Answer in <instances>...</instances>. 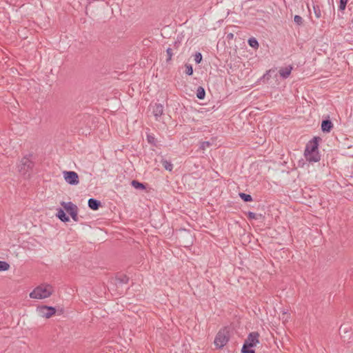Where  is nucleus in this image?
<instances>
[{
	"mask_svg": "<svg viewBox=\"0 0 353 353\" xmlns=\"http://www.w3.org/2000/svg\"><path fill=\"white\" fill-rule=\"evenodd\" d=\"M211 145V143L209 141H203L201 143L200 148L203 150H205L206 148H209Z\"/></svg>",
	"mask_w": 353,
	"mask_h": 353,
	"instance_id": "25",
	"label": "nucleus"
},
{
	"mask_svg": "<svg viewBox=\"0 0 353 353\" xmlns=\"http://www.w3.org/2000/svg\"><path fill=\"white\" fill-rule=\"evenodd\" d=\"M248 216L250 219H258V215L252 212H249L248 213Z\"/></svg>",
	"mask_w": 353,
	"mask_h": 353,
	"instance_id": "27",
	"label": "nucleus"
},
{
	"mask_svg": "<svg viewBox=\"0 0 353 353\" xmlns=\"http://www.w3.org/2000/svg\"><path fill=\"white\" fill-rule=\"evenodd\" d=\"M348 0H340L339 8L340 10H344L345 9Z\"/></svg>",
	"mask_w": 353,
	"mask_h": 353,
	"instance_id": "23",
	"label": "nucleus"
},
{
	"mask_svg": "<svg viewBox=\"0 0 353 353\" xmlns=\"http://www.w3.org/2000/svg\"><path fill=\"white\" fill-rule=\"evenodd\" d=\"M57 216L63 222H68L69 221L68 216H66L64 211L61 209H59L57 212Z\"/></svg>",
	"mask_w": 353,
	"mask_h": 353,
	"instance_id": "13",
	"label": "nucleus"
},
{
	"mask_svg": "<svg viewBox=\"0 0 353 353\" xmlns=\"http://www.w3.org/2000/svg\"><path fill=\"white\" fill-rule=\"evenodd\" d=\"M279 74H280V76L283 77V78L287 77V71L286 70H281L279 71Z\"/></svg>",
	"mask_w": 353,
	"mask_h": 353,
	"instance_id": "31",
	"label": "nucleus"
},
{
	"mask_svg": "<svg viewBox=\"0 0 353 353\" xmlns=\"http://www.w3.org/2000/svg\"><path fill=\"white\" fill-rule=\"evenodd\" d=\"M162 165L165 170H169V171H171L173 168L172 164L166 160L162 161Z\"/></svg>",
	"mask_w": 353,
	"mask_h": 353,
	"instance_id": "17",
	"label": "nucleus"
},
{
	"mask_svg": "<svg viewBox=\"0 0 353 353\" xmlns=\"http://www.w3.org/2000/svg\"><path fill=\"white\" fill-rule=\"evenodd\" d=\"M248 43L251 47L254 48H258L259 47V43L255 38H250L248 40Z\"/></svg>",
	"mask_w": 353,
	"mask_h": 353,
	"instance_id": "19",
	"label": "nucleus"
},
{
	"mask_svg": "<svg viewBox=\"0 0 353 353\" xmlns=\"http://www.w3.org/2000/svg\"><path fill=\"white\" fill-rule=\"evenodd\" d=\"M37 312L39 316L49 319L56 313V309L53 307L42 305L37 307Z\"/></svg>",
	"mask_w": 353,
	"mask_h": 353,
	"instance_id": "4",
	"label": "nucleus"
},
{
	"mask_svg": "<svg viewBox=\"0 0 353 353\" xmlns=\"http://www.w3.org/2000/svg\"><path fill=\"white\" fill-rule=\"evenodd\" d=\"M117 280L121 283H127L129 279L126 275L121 274L117 277Z\"/></svg>",
	"mask_w": 353,
	"mask_h": 353,
	"instance_id": "18",
	"label": "nucleus"
},
{
	"mask_svg": "<svg viewBox=\"0 0 353 353\" xmlns=\"http://www.w3.org/2000/svg\"><path fill=\"white\" fill-rule=\"evenodd\" d=\"M32 167V162L30 161V159L27 157H23L21 160V163L19 166V170L22 174L25 175L28 172V170L31 169Z\"/></svg>",
	"mask_w": 353,
	"mask_h": 353,
	"instance_id": "7",
	"label": "nucleus"
},
{
	"mask_svg": "<svg viewBox=\"0 0 353 353\" xmlns=\"http://www.w3.org/2000/svg\"><path fill=\"white\" fill-rule=\"evenodd\" d=\"M10 268V265L6 261H0V271H6Z\"/></svg>",
	"mask_w": 353,
	"mask_h": 353,
	"instance_id": "20",
	"label": "nucleus"
},
{
	"mask_svg": "<svg viewBox=\"0 0 353 353\" xmlns=\"http://www.w3.org/2000/svg\"><path fill=\"white\" fill-rule=\"evenodd\" d=\"M53 288L48 284H41L36 287L29 294L31 299H44L50 297L53 293Z\"/></svg>",
	"mask_w": 353,
	"mask_h": 353,
	"instance_id": "2",
	"label": "nucleus"
},
{
	"mask_svg": "<svg viewBox=\"0 0 353 353\" xmlns=\"http://www.w3.org/2000/svg\"><path fill=\"white\" fill-rule=\"evenodd\" d=\"M163 108L161 104H155L153 107V113L156 118L160 117L163 114Z\"/></svg>",
	"mask_w": 353,
	"mask_h": 353,
	"instance_id": "11",
	"label": "nucleus"
},
{
	"mask_svg": "<svg viewBox=\"0 0 353 353\" xmlns=\"http://www.w3.org/2000/svg\"><path fill=\"white\" fill-rule=\"evenodd\" d=\"M205 95V90L203 89V88H202L201 86L199 87L197 89V91H196V97L199 99H204Z\"/></svg>",
	"mask_w": 353,
	"mask_h": 353,
	"instance_id": "16",
	"label": "nucleus"
},
{
	"mask_svg": "<svg viewBox=\"0 0 353 353\" xmlns=\"http://www.w3.org/2000/svg\"><path fill=\"white\" fill-rule=\"evenodd\" d=\"M101 205V203L99 201L96 200L94 199H90L88 200V206L92 210H97Z\"/></svg>",
	"mask_w": 353,
	"mask_h": 353,
	"instance_id": "12",
	"label": "nucleus"
},
{
	"mask_svg": "<svg viewBox=\"0 0 353 353\" xmlns=\"http://www.w3.org/2000/svg\"><path fill=\"white\" fill-rule=\"evenodd\" d=\"M61 205L70 214L74 221H78V208L76 205L72 202H61Z\"/></svg>",
	"mask_w": 353,
	"mask_h": 353,
	"instance_id": "5",
	"label": "nucleus"
},
{
	"mask_svg": "<svg viewBox=\"0 0 353 353\" xmlns=\"http://www.w3.org/2000/svg\"><path fill=\"white\" fill-rule=\"evenodd\" d=\"M147 139H148V141L150 143L155 145V139H154V137H152V135L148 134L147 136Z\"/></svg>",
	"mask_w": 353,
	"mask_h": 353,
	"instance_id": "28",
	"label": "nucleus"
},
{
	"mask_svg": "<svg viewBox=\"0 0 353 353\" xmlns=\"http://www.w3.org/2000/svg\"><path fill=\"white\" fill-rule=\"evenodd\" d=\"M194 60L197 63H199L202 60V55L200 52H197L195 54Z\"/></svg>",
	"mask_w": 353,
	"mask_h": 353,
	"instance_id": "26",
	"label": "nucleus"
},
{
	"mask_svg": "<svg viewBox=\"0 0 353 353\" xmlns=\"http://www.w3.org/2000/svg\"><path fill=\"white\" fill-rule=\"evenodd\" d=\"M230 335L228 332H218L214 339V343L216 348L221 349L228 343Z\"/></svg>",
	"mask_w": 353,
	"mask_h": 353,
	"instance_id": "3",
	"label": "nucleus"
},
{
	"mask_svg": "<svg viewBox=\"0 0 353 353\" xmlns=\"http://www.w3.org/2000/svg\"><path fill=\"white\" fill-rule=\"evenodd\" d=\"M321 138L314 137L310 140L305 146L304 155L307 161L310 163H316L320 161L321 156L319 152V143Z\"/></svg>",
	"mask_w": 353,
	"mask_h": 353,
	"instance_id": "1",
	"label": "nucleus"
},
{
	"mask_svg": "<svg viewBox=\"0 0 353 353\" xmlns=\"http://www.w3.org/2000/svg\"><path fill=\"white\" fill-rule=\"evenodd\" d=\"M185 73L188 75H192L193 73V69L191 65L185 64Z\"/></svg>",
	"mask_w": 353,
	"mask_h": 353,
	"instance_id": "24",
	"label": "nucleus"
},
{
	"mask_svg": "<svg viewBox=\"0 0 353 353\" xmlns=\"http://www.w3.org/2000/svg\"><path fill=\"white\" fill-rule=\"evenodd\" d=\"M167 54H168V59L167 61H170L172 59V49L168 48L166 50Z\"/></svg>",
	"mask_w": 353,
	"mask_h": 353,
	"instance_id": "29",
	"label": "nucleus"
},
{
	"mask_svg": "<svg viewBox=\"0 0 353 353\" xmlns=\"http://www.w3.org/2000/svg\"><path fill=\"white\" fill-rule=\"evenodd\" d=\"M333 128V124L330 119L323 120L321 123V130L323 132L328 133Z\"/></svg>",
	"mask_w": 353,
	"mask_h": 353,
	"instance_id": "9",
	"label": "nucleus"
},
{
	"mask_svg": "<svg viewBox=\"0 0 353 353\" xmlns=\"http://www.w3.org/2000/svg\"><path fill=\"white\" fill-rule=\"evenodd\" d=\"M292 70V67L291 65H288V76L290 74Z\"/></svg>",
	"mask_w": 353,
	"mask_h": 353,
	"instance_id": "32",
	"label": "nucleus"
},
{
	"mask_svg": "<svg viewBox=\"0 0 353 353\" xmlns=\"http://www.w3.org/2000/svg\"><path fill=\"white\" fill-rule=\"evenodd\" d=\"M254 346L251 344H248L244 341L243 347L241 348V353H255V350L253 349Z\"/></svg>",
	"mask_w": 353,
	"mask_h": 353,
	"instance_id": "10",
	"label": "nucleus"
},
{
	"mask_svg": "<svg viewBox=\"0 0 353 353\" xmlns=\"http://www.w3.org/2000/svg\"><path fill=\"white\" fill-rule=\"evenodd\" d=\"M131 184L135 189H139V190H145V185L143 183L139 182L138 181L133 180V181H132Z\"/></svg>",
	"mask_w": 353,
	"mask_h": 353,
	"instance_id": "15",
	"label": "nucleus"
},
{
	"mask_svg": "<svg viewBox=\"0 0 353 353\" xmlns=\"http://www.w3.org/2000/svg\"><path fill=\"white\" fill-rule=\"evenodd\" d=\"M228 37L230 38V39H232L233 38V34L232 33H230L228 35Z\"/></svg>",
	"mask_w": 353,
	"mask_h": 353,
	"instance_id": "33",
	"label": "nucleus"
},
{
	"mask_svg": "<svg viewBox=\"0 0 353 353\" xmlns=\"http://www.w3.org/2000/svg\"><path fill=\"white\" fill-rule=\"evenodd\" d=\"M312 8H313V10H314L315 17L317 19L321 18V11L319 6L315 4L314 2H312Z\"/></svg>",
	"mask_w": 353,
	"mask_h": 353,
	"instance_id": "14",
	"label": "nucleus"
},
{
	"mask_svg": "<svg viewBox=\"0 0 353 353\" xmlns=\"http://www.w3.org/2000/svg\"><path fill=\"white\" fill-rule=\"evenodd\" d=\"M307 6L308 9L310 10V5L307 3Z\"/></svg>",
	"mask_w": 353,
	"mask_h": 353,
	"instance_id": "34",
	"label": "nucleus"
},
{
	"mask_svg": "<svg viewBox=\"0 0 353 353\" xmlns=\"http://www.w3.org/2000/svg\"><path fill=\"white\" fill-rule=\"evenodd\" d=\"M274 72H275V70H269L266 74H264L263 78L268 79L269 77L271 76L272 73H274Z\"/></svg>",
	"mask_w": 353,
	"mask_h": 353,
	"instance_id": "30",
	"label": "nucleus"
},
{
	"mask_svg": "<svg viewBox=\"0 0 353 353\" xmlns=\"http://www.w3.org/2000/svg\"><path fill=\"white\" fill-rule=\"evenodd\" d=\"M63 175L65 181L70 185H76L79 183V175L74 171H63Z\"/></svg>",
	"mask_w": 353,
	"mask_h": 353,
	"instance_id": "6",
	"label": "nucleus"
},
{
	"mask_svg": "<svg viewBox=\"0 0 353 353\" xmlns=\"http://www.w3.org/2000/svg\"><path fill=\"white\" fill-rule=\"evenodd\" d=\"M259 332H250V334L245 340V342L255 347L259 343Z\"/></svg>",
	"mask_w": 353,
	"mask_h": 353,
	"instance_id": "8",
	"label": "nucleus"
},
{
	"mask_svg": "<svg viewBox=\"0 0 353 353\" xmlns=\"http://www.w3.org/2000/svg\"><path fill=\"white\" fill-rule=\"evenodd\" d=\"M239 196L245 201H252V198L251 196V195L250 194H245V193H240L239 194Z\"/></svg>",
	"mask_w": 353,
	"mask_h": 353,
	"instance_id": "21",
	"label": "nucleus"
},
{
	"mask_svg": "<svg viewBox=\"0 0 353 353\" xmlns=\"http://www.w3.org/2000/svg\"><path fill=\"white\" fill-rule=\"evenodd\" d=\"M294 21L295 23H296L299 26H301L303 24V18L299 15H295L294 18Z\"/></svg>",
	"mask_w": 353,
	"mask_h": 353,
	"instance_id": "22",
	"label": "nucleus"
}]
</instances>
